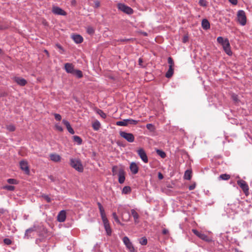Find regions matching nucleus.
I'll use <instances>...</instances> for the list:
<instances>
[{
	"label": "nucleus",
	"mask_w": 252,
	"mask_h": 252,
	"mask_svg": "<svg viewBox=\"0 0 252 252\" xmlns=\"http://www.w3.org/2000/svg\"><path fill=\"white\" fill-rule=\"evenodd\" d=\"M97 204L100 211V216L104 224L105 231L107 234L110 236L111 234L112 230L110 226L109 221L106 217L104 210L100 203L97 202Z\"/></svg>",
	"instance_id": "1"
},
{
	"label": "nucleus",
	"mask_w": 252,
	"mask_h": 252,
	"mask_svg": "<svg viewBox=\"0 0 252 252\" xmlns=\"http://www.w3.org/2000/svg\"><path fill=\"white\" fill-rule=\"evenodd\" d=\"M70 166L78 172L83 171V166L80 159L77 158H71L70 159Z\"/></svg>",
	"instance_id": "2"
},
{
	"label": "nucleus",
	"mask_w": 252,
	"mask_h": 252,
	"mask_svg": "<svg viewBox=\"0 0 252 252\" xmlns=\"http://www.w3.org/2000/svg\"><path fill=\"white\" fill-rule=\"evenodd\" d=\"M237 20L238 22L242 26H244L246 24L247 18L245 12L243 10H239L237 12Z\"/></svg>",
	"instance_id": "3"
},
{
	"label": "nucleus",
	"mask_w": 252,
	"mask_h": 252,
	"mask_svg": "<svg viewBox=\"0 0 252 252\" xmlns=\"http://www.w3.org/2000/svg\"><path fill=\"white\" fill-rule=\"evenodd\" d=\"M237 184L241 188L246 196L249 194V187L246 181L240 179L237 181Z\"/></svg>",
	"instance_id": "4"
},
{
	"label": "nucleus",
	"mask_w": 252,
	"mask_h": 252,
	"mask_svg": "<svg viewBox=\"0 0 252 252\" xmlns=\"http://www.w3.org/2000/svg\"><path fill=\"white\" fill-rule=\"evenodd\" d=\"M120 135L127 142L132 143L134 142L135 137L132 133H127L125 131H121L120 132Z\"/></svg>",
	"instance_id": "5"
},
{
	"label": "nucleus",
	"mask_w": 252,
	"mask_h": 252,
	"mask_svg": "<svg viewBox=\"0 0 252 252\" xmlns=\"http://www.w3.org/2000/svg\"><path fill=\"white\" fill-rule=\"evenodd\" d=\"M123 241L125 246H126L127 249L130 252H136V251L133 246V244H132L129 239L127 236H125L123 238Z\"/></svg>",
	"instance_id": "6"
},
{
	"label": "nucleus",
	"mask_w": 252,
	"mask_h": 252,
	"mask_svg": "<svg viewBox=\"0 0 252 252\" xmlns=\"http://www.w3.org/2000/svg\"><path fill=\"white\" fill-rule=\"evenodd\" d=\"M118 8L121 11L128 14H131L133 12V10L131 8L123 3H118Z\"/></svg>",
	"instance_id": "7"
},
{
	"label": "nucleus",
	"mask_w": 252,
	"mask_h": 252,
	"mask_svg": "<svg viewBox=\"0 0 252 252\" xmlns=\"http://www.w3.org/2000/svg\"><path fill=\"white\" fill-rule=\"evenodd\" d=\"M138 156L144 163L148 162V158L146 153L143 148H140L137 151Z\"/></svg>",
	"instance_id": "8"
},
{
	"label": "nucleus",
	"mask_w": 252,
	"mask_h": 252,
	"mask_svg": "<svg viewBox=\"0 0 252 252\" xmlns=\"http://www.w3.org/2000/svg\"><path fill=\"white\" fill-rule=\"evenodd\" d=\"M21 169L25 172L26 174H30V169L28 163L27 161L22 160L20 162Z\"/></svg>",
	"instance_id": "9"
},
{
	"label": "nucleus",
	"mask_w": 252,
	"mask_h": 252,
	"mask_svg": "<svg viewBox=\"0 0 252 252\" xmlns=\"http://www.w3.org/2000/svg\"><path fill=\"white\" fill-rule=\"evenodd\" d=\"M222 45L225 53L229 56L231 55L232 53L230 49V43L228 39H225L224 44Z\"/></svg>",
	"instance_id": "10"
},
{
	"label": "nucleus",
	"mask_w": 252,
	"mask_h": 252,
	"mask_svg": "<svg viewBox=\"0 0 252 252\" xmlns=\"http://www.w3.org/2000/svg\"><path fill=\"white\" fill-rule=\"evenodd\" d=\"M52 12L54 14L59 15L65 16L66 15V12H65L62 8L58 6H54L52 8Z\"/></svg>",
	"instance_id": "11"
},
{
	"label": "nucleus",
	"mask_w": 252,
	"mask_h": 252,
	"mask_svg": "<svg viewBox=\"0 0 252 252\" xmlns=\"http://www.w3.org/2000/svg\"><path fill=\"white\" fill-rule=\"evenodd\" d=\"M66 219V212L64 210L60 211L57 216V220L58 221L64 222Z\"/></svg>",
	"instance_id": "12"
},
{
	"label": "nucleus",
	"mask_w": 252,
	"mask_h": 252,
	"mask_svg": "<svg viewBox=\"0 0 252 252\" xmlns=\"http://www.w3.org/2000/svg\"><path fill=\"white\" fill-rule=\"evenodd\" d=\"M192 231L195 235H196L197 236H198L199 238H200L202 240H203L205 241L208 240V237L206 234L202 233L201 232H200L196 229H192Z\"/></svg>",
	"instance_id": "13"
},
{
	"label": "nucleus",
	"mask_w": 252,
	"mask_h": 252,
	"mask_svg": "<svg viewBox=\"0 0 252 252\" xmlns=\"http://www.w3.org/2000/svg\"><path fill=\"white\" fill-rule=\"evenodd\" d=\"M74 67V66L72 63H66L64 64V69L67 73L72 74L75 70Z\"/></svg>",
	"instance_id": "14"
},
{
	"label": "nucleus",
	"mask_w": 252,
	"mask_h": 252,
	"mask_svg": "<svg viewBox=\"0 0 252 252\" xmlns=\"http://www.w3.org/2000/svg\"><path fill=\"white\" fill-rule=\"evenodd\" d=\"M129 168L131 172L133 174H136L138 172L139 168L137 164L135 162H131L130 164Z\"/></svg>",
	"instance_id": "15"
},
{
	"label": "nucleus",
	"mask_w": 252,
	"mask_h": 252,
	"mask_svg": "<svg viewBox=\"0 0 252 252\" xmlns=\"http://www.w3.org/2000/svg\"><path fill=\"white\" fill-rule=\"evenodd\" d=\"M13 80L17 84L22 86H25L27 83L25 79L19 77H15Z\"/></svg>",
	"instance_id": "16"
},
{
	"label": "nucleus",
	"mask_w": 252,
	"mask_h": 252,
	"mask_svg": "<svg viewBox=\"0 0 252 252\" xmlns=\"http://www.w3.org/2000/svg\"><path fill=\"white\" fill-rule=\"evenodd\" d=\"M118 176L119 183H124L125 180V172L123 169H121L119 170Z\"/></svg>",
	"instance_id": "17"
},
{
	"label": "nucleus",
	"mask_w": 252,
	"mask_h": 252,
	"mask_svg": "<svg viewBox=\"0 0 252 252\" xmlns=\"http://www.w3.org/2000/svg\"><path fill=\"white\" fill-rule=\"evenodd\" d=\"M50 159L55 162H60L61 160V157L57 154H51L49 156Z\"/></svg>",
	"instance_id": "18"
},
{
	"label": "nucleus",
	"mask_w": 252,
	"mask_h": 252,
	"mask_svg": "<svg viewBox=\"0 0 252 252\" xmlns=\"http://www.w3.org/2000/svg\"><path fill=\"white\" fill-rule=\"evenodd\" d=\"M63 123L66 126L67 130L70 133L72 134L74 133L73 129L71 127L69 123L67 121L64 119L63 120Z\"/></svg>",
	"instance_id": "19"
},
{
	"label": "nucleus",
	"mask_w": 252,
	"mask_h": 252,
	"mask_svg": "<svg viewBox=\"0 0 252 252\" xmlns=\"http://www.w3.org/2000/svg\"><path fill=\"white\" fill-rule=\"evenodd\" d=\"M72 38L76 43H81L83 41V38L79 34L73 35Z\"/></svg>",
	"instance_id": "20"
},
{
	"label": "nucleus",
	"mask_w": 252,
	"mask_h": 252,
	"mask_svg": "<svg viewBox=\"0 0 252 252\" xmlns=\"http://www.w3.org/2000/svg\"><path fill=\"white\" fill-rule=\"evenodd\" d=\"M131 214L134 218V222L135 223H138L139 222L138 219L139 218V216L138 213L135 211V210L132 209L131 210Z\"/></svg>",
	"instance_id": "21"
},
{
	"label": "nucleus",
	"mask_w": 252,
	"mask_h": 252,
	"mask_svg": "<svg viewBox=\"0 0 252 252\" xmlns=\"http://www.w3.org/2000/svg\"><path fill=\"white\" fill-rule=\"evenodd\" d=\"M202 27L204 30H208L210 28V25L209 21L207 19H203L202 21Z\"/></svg>",
	"instance_id": "22"
},
{
	"label": "nucleus",
	"mask_w": 252,
	"mask_h": 252,
	"mask_svg": "<svg viewBox=\"0 0 252 252\" xmlns=\"http://www.w3.org/2000/svg\"><path fill=\"white\" fill-rule=\"evenodd\" d=\"M173 73H174L173 67L169 66V69L165 74L166 77H167L168 78H170L173 75Z\"/></svg>",
	"instance_id": "23"
},
{
	"label": "nucleus",
	"mask_w": 252,
	"mask_h": 252,
	"mask_svg": "<svg viewBox=\"0 0 252 252\" xmlns=\"http://www.w3.org/2000/svg\"><path fill=\"white\" fill-rule=\"evenodd\" d=\"M191 171L189 170H187L185 171L184 178L186 180H189L191 178Z\"/></svg>",
	"instance_id": "24"
},
{
	"label": "nucleus",
	"mask_w": 252,
	"mask_h": 252,
	"mask_svg": "<svg viewBox=\"0 0 252 252\" xmlns=\"http://www.w3.org/2000/svg\"><path fill=\"white\" fill-rule=\"evenodd\" d=\"M72 74L76 76L78 78H81L83 77L82 72L80 70H74Z\"/></svg>",
	"instance_id": "25"
},
{
	"label": "nucleus",
	"mask_w": 252,
	"mask_h": 252,
	"mask_svg": "<svg viewBox=\"0 0 252 252\" xmlns=\"http://www.w3.org/2000/svg\"><path fill=\"white\" fill-rule=\"evenodd\" d=\"M73 139L74 142H76L78 145L82 144V140L79 136L77 135L73 136Z\"/></svg>",
	"instance_id": "26"
},
{
	"label": "nucleus",
	"mask_w": 252,
	"mask_h": 252,
	"mask_svg": "<svg viewBox=\"0 0 252 252\" xmlns=\"http://www.w3.org/2000/svg\"><path fill=\"white\" fill-rule=\"evenodd\" d=\"M116 125L118 126H127V119L123 120L122 121H118L116 122Z\"/></svg>",
	"instance_id": "27"
},
{
	"label": "nucleus",
	"mask_w": 252,
	"mask_h": 252,
	"mask_svg": "<svg viewBox=\"0 0 252 252\" xmlns=\"http://www.w3.org/2000/svg\"><path fill=\"white\" fill-rule=\"evenodd\" d=\"M31 233H32V229L31 228H29V229H27L25 232V235L24 236V238L26 239H29Z\"/></svg>",
	"instance_id": "28"
},
{
	"label": "nucleus",
	"mask_w": 252,
	"mask_h": 252,
	"mask_svg": "<svg viewBox=\"0 0 252 252\" xmlns=\"http://www.w3.org/2000/svg\"><path fill=\"white\" fill-rule=\"evenodd\" d=\"M157 154L161 158H164L166 157V155L164 152L160 150H157Z\"/></svg>",
	"instance_id": "29"
},
{
	"label": "nucleus",
	"mask_w": 252,
	"mask_h": 252,
	"mask_svg": "<svg viewBox=\"0 0 252 252\" xmlns=\"http://www.w3.org/2000/svg\"><path fill=\"white\" fill-rule=\"evenodd\" d=\"M219 178L222 180H228L230 178V176L227 174H221Z\"/></svg>",
	"instance_id": "30"
},
{
	"label": "nucleus",
	"mask_w": 252,
	"mask_h": 252,
	"mask_svg": "<svg viewBox=\"0 0 252 252\" xmlns=\"http://www.w3.org/2000/svg\"><path fill=\"white\" fill-rule=\"evenodd\" d=\"M100 126V123L97 121L94 122L93 124V127L95 130H97L99 128Z\"/></svg>",
	"instance_id": "31"
},
{
	"label": "nucleus",
	"mask_w": 252,
	"mask_h": 252,
	"mask_svg": "<svg viewBox=\"0 0 252 252\" xmlns=\"http://www.w3.org/2000/svg\"><path fill=\"white\" fill-rule=\"evenodd\" d=\"M139 241L140 244L142 245H146L147 244V239L145 237L141 238Z\"/></svg>",
	"instance_id": "32"
},
{
	"label": "nucleus",
	"mask_w": 252,
	"mask_h": 252,
	"mask_svg": "<svg viewBox=\"0 0 252 252\" xmlns=\"http://www.w3.org/2000/svg\"><path fill=\"white\" fill-rule=\"evenodd\" d=\"M42 197L48 203H50L52 201V199L51 198V197L48 195H46V194H43L42 195H41Z\"/></svg>",
	"instance_id": "33"
},
{
	"label": "nucleus",
	"mask_w": 252,
	"mask_h": 252,
	"mask_svg": "<svg viewBox=\"0 0 252 252\" xmlns=\"http://www.w3.org/2000/svg\"><path fill=\"white\" fill-rule=\"evenodd\" d=\"M131 191V189L128 186L125 187L122 190V192L125 194H127Z\"/></svg>",
	"instance_id": "34"
},
{
	"label": "nucleus",
	"mask_w": 252,
	"mask_h": 252,
	"mask_svg": "<svg viewBox=\"0 0 252 252\" xmlns=\"http://www.w3.org/2000/svg\"><path fill=\"white\" fill-rule=\"evenodd\" d=\"M127 125L129 124L135 125L138 123V121L134 120L131 119H127Z\"/></svg>",
	"instance_id": "35"
},
{
	"label": "nucleus",
	"mask_w": 252,
	"mask_h": 252,
	"mask_svg": "<svg viewBox=\"0 0 252 252\" xmlns=\"http://www.w3.org/2000/svg\"><path fill=\"white\" fill-rule=\"evenodd\" d=\"M147 128L151 131H154L155 130L154 126L152 124H148L146 125Z\"/></svg>",
	"instance_id": "36"
},
{
	"label": "nucleus",
	"mask_w": 252,
	"mask_h": 252,
	"mask_svg": "<svg viewBox=\"0 0 252 252\" xmlns=\"http://www.w3.org/2000/svg\"><path fill=\"white\" fill-rule=\"evenodd\" d=\"M97 113L99 114L102 118L105 119L106 117V115L104 113L102 110L98 109L97 110Z\"/></svg>",
	"instance_id": "37"
},
{
	"label": "nucleus",
	"mask_w": 252,
	"mask_h": 252,
	"mask_svg": "<svg viewBox=\"0 0 252 252\" xmlns=\"http://www.w3.org/2000/svg\"><path fill=\"white\" fill-rule=\"evenodd\" d=\"M168 63H169V66L173 67L174 65V63L173 59L171 57L168 58Z\"/></svg>",
	"instance_id": "38"
},
{
	"label": "nucleus",
	"mask_w": 252,
	"mask_h": 252,
	"mask_svg": "<svg viewBox=\"0 0 252 252\" xmlns=\"http://www.w3.org/2000/svg\"><path fill=\"white\" fill-rule=\"evenodd\" d=\"M112 216L113 219L118 223L122 224L116 213H113Z\"/></svg>",
	"instance_id": "39"
},
{
	"label": "nucleus",
	"mask_w": 252,
	"mask_h": 252,
	"mask_svg": "<svg viewBox=\"0 0 252 252\" xmlns=\"http://www.w3.org/2000/svg\"><path fill=\"white\" fill-rule=\"evenodd\" d=\"M217 41L221 45H223L224 43V41H225V39H224L222 37L219 36L217 38Z\"/></svg>",
	"instance_id": "40"
},
{
	"label": "nucleus",
	"mask_w": 252,
	"mask_h": 252,
	"mask_svg": "<svg viewBox=\"0 0 252 252\" xmlns=\"http://www.w3.org/2000/svg\"><path fill=\"white\" fill-rule=\"evenodd\" d=\"M3 189H7L8 190H13L14 189V187L13 186H5L2 188Z\"/></svg>",
	"instance_id": "41"
},
{
	"label": "nucleus",
	"mask_w": 252,
	"mask_h": 252,
	"mask_svg": "<svg viewBox=\"0 0 252 252\" xmlns=\"http://www.w3.org/2000/svg\"><path fill=\"white\" fill-rule=\"evenodd\" d=\"M199 4L201 6L206 7L207 4V2L205 0H199Z\"/></svg>",
	"instance_id": "42"
},
{
	"label": "nucleus",
	"mask_w": 252,
	"mask_h": 252,
	"mask_svg": "<svg viewBox=\"0 0 252 252\" xmlns=\"http://www.w3.org/2000/svg\"><path fill=\"white\" fill-rule=\"evenodd\" d=\"M87 31L89 34H93L94 32V29L92 27H88Z\"/></svg>",
	"instance_id": "43"
},
{
	"label": "nucleus",
	"mask_w": 252,
	"mask_h": 252,
	"mask_svg": "<svg viewBox=\"0 0 252 252\" xmlns=\"http://www.w3.org/2000/svg\"><path fill=\"white\" fill-rule=\"evenodd\" d=\"M55 119L57 121H61L62 119V116L59 114L55 113L54 114Z\"/></svg>",
	"instance_id": "44"
},
{
	"label": "nucleus",
	"mask_w": 252,
	"mask_h": 252,
	"mask_svg": "<svg viewBox=\"0 0 252 252\" xmlns=\"http://www.w3.org/2000/svg\"><path fill=\"white\" fill-rule=\"evenodd\" d=\"M3 242L6 245H9L11 244L12 243V241L10 239H8V238H5L3 240Z\"/></svg>",
	"instance_id": "45"
},
{
	"label": "nucleus",
	"mask_w": 252,
	"mask_h": 252,
	"mask_svg": "<svg viewBox=\"0 0 252 252\" xmlns=\"http://www.w3.org/2000/svg\"><path fill=\"white\" fill-rule=\"evenodd\" d=\"M55 126L56 129L57 130H58V131H61V132L63 131V127L59 124H56Z\"/></svg>",
	"instance_id": "46"
},
{
	"label": "nucleus",
	"mask_w": 252,
	"mask_h": 252,
	"mask_svg": "<svg viewBox=\"0 0 252 252\" xmlns=\"http://www.w3.org/2000/svg\"><path fill=\"white\" fill-rule=\"evenodd\" d=\"M7 182L10 184H16L17 181L16 180L13 179H9L7 180Z\"/></svg>",
	"instance_id": "47"
},
{
	"label": "nucleus",
	"mask_w": 252,
	"mask_h": 252,
	"mask_svg": "<svg viewBox=\"0 0 252 252\" xmlns=\"http://www.w3.org/2000/svg\"><path fill=\"white\" fill-rule=\"evenodd\" d=\"M7 129L10 131H13L15 130V127L13 125H9L7 126Z\"/></svg>",
	"instance_id": "48"
},
{
	"label": "nucleus",
	"mask_w": 252,
	"mask_h": 252,
	"mask_svg": "<svg viewBox=\"0 0 252 252\" xmlns=\"http://www.w3.org/2000/svg\"><path fill=\"white\" fill-rule=\"evenodd\" d=\"M232 98L233 99V100L235 101V102H237L238 101V96L237 95H235V94H233L232 95Z\"/></svg>",
	"instance_id": "49"
},
{
	"label": "nucleus",
	"mask_w": 252,
	"mask_h": 252,
	"mask_svg": "<svg viewBox=\"0 0 252 252\" xmlns=\"http://www.w3.org/2000/svg\"><path fill=\"white\" fill-rule=\"evenodd\" d=\"M94 7L95 8H97L99 6H100V2L98 0H96L94 2Z\"/></svg>",
	"instance_id": "50"
},
{
	"label": "nucleus",
	"mask_w": 252,
	"mask_h": 252,
	"mask_svg": "<svg viewBox=\"0 0 252 252\" xmlns=\"http://www.w3.org/2000/svg\"><path fill=\"white\" fill-rule=\"evenodd\" d=\"M195 186H196L195 184H192V185L189 186V190H191L194 189L195 188Z\"/></svg>",
	"instance_id": "51"
},
{
	"label": "nucleus",
	"mask_w": 252,
	"mask_h": 252,
	"mask_svg": "<svg viewBox=\"0 0 252 252\" xmlns=\"http://www.w3.org/2000/svg\"><path fill=\"white\" fill-rule=\"evenodd\" d=\"M162 234H164V235H167V234H168L169 233V231L168 229H166V228H164L163 230H162Z\"/></svg>",
	"instance_id": "52"
},
{
	"label": "nucleus",
	"mask_w": 252,
	"mask_h": 252,
	"mask_svg": "<svg viewBox=\"0 0 252 252\" xmlns=\"http://www.w3.org/2000/svg\"><path fill=\"white\" fill-rule=\"evenodd\" d=\"M233 5H236L237 4V0H228Z\"/></svg>",
	"instance_id": "53"
},
{
	"label": "nucleus",
	"mask_w": 252,
	"mask_h": 252,
	"mask_svg": "<svg viewBox=\"0 0 252 252\" xmlns=\"http://www.w3.org/2000/svg\"><path fill=\"white\" fill-rule=\"evenodd\" d=\"M188 41V36H184L183 38V42L184 43H186Z\"/></svg>",
	"instance_id": "54"
},
{
	"label": "nucleus",
	"mask_w": 252,
	"mask_h": 252,
	"mask_svg": "<svg viewBox=\"0 0 252 252\" xmlns=\"http://www.w3.org/2000/svg\"><path fill=\"white\" fill-rule=\"evenodd\" d=\"M158 178L159 180H161L163 178V176L160 172L158 173Z\"/></svg>",
	"instance_id": "55"
},
{
	"label": "nucleus",
	"mask_w": 252,
	"mask_h": 252,
	"mask_svg": "<svg viewBox=\"0 0 252 252\" xmlns=\"http://www.w3.org/2000/svg\"><path fill=\"white\" fill-rule=\"evenodd\" d=\"M143 60L142 58H139L138 60L139 65L142 66Z\"/></svg>",
	"instance_id": "56"
},
{
	"label": "nucleus",
	"mask_w": 252,
	"mask_h": 252,
	"mask_svg": "<svg viewBox=\"0 0 252 252\" xmlns=\"http://www.w3.org/2000/svg\"><path fill=\"white\" fill-rule=\"evenodd\" d=\"M116 168H117L116 166H114L112 168V172H113V175H114V174H115L116 173Z\"/></svg>",
	"instance_id": "57"
},
{
	"label": "nucleus",
	"mask_w": 252,
	"mask_h": 252,
	"mask_svg": "<svg viewBox=\"0 0 252 252\" xmlns=\"http://www.w3.org/2000/svg\"><path fill=\"white\" fill-rule=\"evenodd\" d=\"M76 3V1L75 0H72L71 1V5H72L73 6L75 5Z\"/></svg>",
	"instance_id": "58"
},
{
	"label": "nucleus",
	"mask_w": 252,
	"mask_h": 252,
	"mask_svg": "<svg viewBox=\"0 0 252 252\" xmlns=\"http://www.w3.org/2000/svg\"><path fill=\"white\" fill-rule=\"evenodd\" d=\"M122 219H123V220H124L127 221H128V220H129V219L130 216H129V215H128V218H127V219H124V218L123 215H122Z\"/></svg>",
	"instance_id": "59"
},
{
	"label": "nucleus",
	"mask_w": 252,
	"mask_h": 252,
	"mask_svg": "<svg viewBox=\"0 0 252 252\" xmlns=\"http://www.w3.org/2000/svg\"><path fill=\"white\" fill-rule=\"evenodd\" d=\"M44 52L45 53V54H46V55L47 56V57H49V53H48V51H47V50H45L44 51Z\"/></svg>",
	"instance_id": "60"
},
{
	"label": "nucleus",
	"mask_w": 252,
	"mask_h": 252,
	"mask_svg": "<svg viewBox=\"0 0 252 252\" xmlns=\"http://www.w3.org/2000/svg\"><path fill=\"white\" fill-rule=\"evenodd\" d=\"M49 178L50 179V180L52 181H54V177L52 176H50L49 177Z\"/></svg>",
	"instance_id": "61"
},
{
	"label": "nucleus",
	"mask_w": 252,
	"mask_h": 252,
	"mask_svg": "<svg viewBox=\"0 0 252 252\" xmlns=\"http://www.w3.org/2000/svg\"><path fill=\"white\" fill-rule=\"evenodd\" d=\"M57 46L60 49H62V47L60 45H58Z\"/></svg>",
	"instance_id": "62"
},
{
	"label": "nucleus",
	"mask_w": 252,
	"mask_h": 252,
	"mask_svg": "<svg viewBox=\"0 0 252 252\" xmlns=\"http://www.w3.org/2000/svg\"><path fill=\"white\" fill-rule=\"evenodd\" d=\"M1 53V49L0 48V53Z\"/></svg>",
	"instance_id": "63"
}]
</instances>
